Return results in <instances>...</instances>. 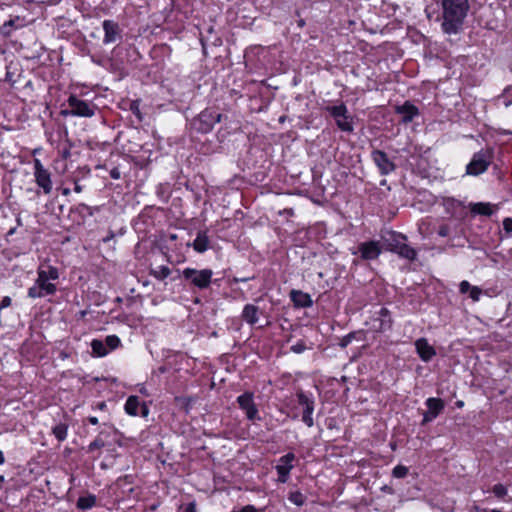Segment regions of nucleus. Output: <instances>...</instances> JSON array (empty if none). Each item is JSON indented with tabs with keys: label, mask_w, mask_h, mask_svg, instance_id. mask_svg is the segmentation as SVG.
Here are the masks:
<instances>
[{
	"label": "nucleus",
	"mask_w": 512,
	"mask_h": 512,
	"mask_svg": "<svg viewBox=\"0 0 512 512\" xmlns=\"http://www.w3.org/2000/svg\"><path fill=\"white\" fill-rule=\"evenodd\" d=\"M494 495L498 498H502L507 494V488L503 484H496L492 489Z\"/></svg>",
	"instance_id": "c9c22d12"
},
{
	"label": "nucleus",
	"mask_w": 512,
	"mask_h": 512,
	"mask_svg": "<svg viewBox=\"0 0 512 512\" xmlns=\"http://www.w3.org/2000/svg\"><path fill=\"white\" fill-rule=\"evenodd\" d=\"M500 98L502 99L505 107L512 105V87L505 89Z\"/></svg>",
	"instance_id": "f704fd0d"
},
{
	"label": "nucleus",
	"mask_w": 512,
	"mask_h": 512,
	"mask_svg": "<svg viewBox=\"0 0 512 512\" xmlns=\"http://www.w3.org/2000/svg\"><path fill=\"white\" fill-rule=\"evenodd\" d=\"M4 462H5V457H4L3 452L0 450V465L4 464Z\"/></svg>",
	"instance_id": "3c124183"
},
{
	"label": "nucleus",
	"mask_w": 512,
	"mask_h": 512,
	"mask_svg": "<svg viewBox=\"0 0 512 512\" xmlns=\"http://www.w3.org/2000/svg\"><path fill=\"white\" fill-rule=\"evenodd\" d=\"M102 434H103V432H101L100 435L98 437H96V439L88 445L89 452H93V451L105 446V442L101 437Z\"/></svg>",
	"instance_id": "473e14b6"
},
{
	"label": "nucleus",
	"mask_w": 512,
	"mask_h": 512,
	"mask_svg": "<svg viewBox=\"0 0 512 512\" xmlns=\"http://www.w3.org/2000/svg\"><path fill=\"white\" fill-rule=\"evenodd\" d=\"M62 194H63V195H69V194H70V189H69V188H64V189L62 190Z\"/></svg>",
	"instance_id": "603ef678"
},
{
	"label": "nucleus",
	"mask_w": 512,
	"mask_h": 512,
	"mask_svg": "<svg viewBox=\"0 0 512 512\" xmlns=\"http://www.w3.org/2000/svg\"><path fill=\"white\" fill-rule=\"evenodd\" d=\"M442 29L447 34H456L463 24L469 9L468 0H442Z\"/></svg>",
	"instance_id": "f257e3e1"
},
{
	"label": "nucleus",
	"mask_w": 512,
	"mask_h": 512,
	"mask_svg": "<svg viewBox=\"0 0 512 512\" xmlns=\"http://www.w3.org/2000/svg\"><path fill=\"white\" fill-rule=\"evenodd\" d=\"M469 512H490L488 509L480 508L477 505H474L470 508Z\"/></svg>",
	"instance_id": "c03bdc74"
},
{
	"label": "nucleus",
	"mask_w": 512,
	"mask_h": 512,
	"mask_svg": "<svg viewBox=\"0 0 512 512\" xmlns=\"http://www.w3.org/2000/svg\"><path fill=\"white\" fill-rule=\"evenodd\" d=\"M298 403L304 407L302 421L308 426L312 427L314 425V421L312 418V414L314 411V401L313 399L305 394L304 392H299L297 394Z\"/></svg>",
	"instance_id": "ddd939ff"
},
{
	"label": "nucleus",
	"mask_w": 512,
	"mask_h": 512,
	"mask_svg": "<svg viewBox=\"0 0 512 512\" xmlns=\"http://www.w3.org/2000/svg\"><path fill=\"white\" fill-rule=\"evenodd\" d=\"M463 405H464V402H463V401H461V400H459V401H457V402H456V406H457L458 408L463 407Z\"/></svg>",
	"instance_id": "864d4df0"
},
{
	"label": "nucleus",
	"mask_w": 512,
	"mask_h": 512,
	"mask_svg": "<svg viewBox=\"0 0 512 512\" xmlns=\"http://www.w3.org/2000/svg\"><path fill=\"white\" fill-rule=\"evenodd\" d=\"M5 482V476L4 475H0V483H4Z\"/></svg>",
	"instance_id": "5fc2aeb1"
},
{
	"label": "nucleus",
	"mask_w": 512,
	"mask_h": 512,
	"mask_svg": "<svg viewBox=\"0 0 512 512\" xmlns=\"http://www.w3.org/2000/svg\"><path fill=\"white\" fill-rule=\"evenodd\" d=\"M98 409L100 410H104L106 408V404L105 402H100L98 405H97Z\"/></svg>",
	"instance_id": "8fccbe9b"
},
{
	"label": "nucleus",
	"mask_w": 512,
	"mask_h": 512,
	"mask_svg": "<svg viewBox=\"0 0 512 512\" xmlns=\"http://www.w3.org/2000/svg\"><path fill=\"white\" fill-rule=\"evenodd\" d=\"M371 157L381 175H388L395 170V164L389 159L385 152L373 150Z\"/></svg>",
	"instance_id": "f8f14e48"
},
{
	"label": "nucleus",
	"mask_w": 512,
	"mask_h": 512,
	"mask_svg": "<svg viewBox=\"0 0 512 512\" xmlns=\"http://www.w3.org/2000/svg\"><path fill=\"white\" fill-rule=\"evenodd\" d=\"M91 348L94 355L98 357L106 356L109 353V350L105 344V341L94 339L91 342Z\"/></svg>",
	"instance_id": "cd10ccee"
},
{
	"label": "nucleus",
	"mask_w": 512,
	"mask_h": 512,
	"mask_svg": "<svg viewBox=\"0 0 512 512\" xmlns=\"http://www.w3.org/2000/svg\"><path fill=\"white\" fill-rule=\"evenodd\" d=\"M490 512H502V511H500L498 509H492V510H490Z\"/></svg>",
	"instance_id": "4d7b16f0"
},
{
	"label": "nucleus",
	"mask_w": 512,
	"mask_h": 512,
	"mask_svg": "<svg viewBox=\"0 0 512 512\" xmlns=\"http://www.w3.org/2000/svg\"><path fill=\"white\" fill-rule=\"evenodd\" d=\"M260 309L254 304H246L243 307L241 318L248 325H255L259 320Z\"/></svg>",
	"instance_id": "f3484780"
},
{
	"label": "nucleus",
	"mask_w": 512,
	"mask_h": 512,
	"mask_svg": "<svg viewBox=\"0 0 512 512\" xmlns=\"http://www.w3.org/2000/svg\"><path fill=\"white\" fill-rule=\"evenodd\" d=\"M110 176L113 178V179H119L121 177V174H120V171L117 169V168H114L110 171Z\"/></svg>",
	"instance_id": "37998d69"
},
{
	"label": "nucleus",
	"mask_w": 512,
	"mask_h": 512,
	"mask_svg": "<svg viewBox=\"0 0 512 512\" xmlns=\"http://www.w3.org/2000/svg\"><path fill=\"white\" fill-rule=\"evenodd\" d=\"M239 407L245 412L248 420H260L258 408L254 402V394L252 392H245L237 397Z\"/></svg>",
	"instance_id": "1a4fd4ad"
},
{
	"label": "nucleus",
	"mask_w": 512,
	"mask_h": 512,
	"mask_svg": "<svg viewBox=\"0 0 512 512\" xmlns=\"http://www.w3.org/2000/svg\"><path fill=\"white\" fill-rule=\"evenodd\" d=\"M67 109L61 111L63 116L91 118L95 115L97 105L93 102L80 99L76 95H70L67 99Z\"/></svg>",
	"instance_id": "f03ea898"
},
{
	"label": "nucleus",
	"mask_w": 512,
	"mask_h": 512,
	"mask_svg": "<svg viewBox=\"0 0 512 512\" xmlns=\"http://www.w3.org/2000/svg\"><path fill=\"white\" fill-rule=\"evenodd\" d=\"M193 249L197 253H204L210 248V239L207 231H199L192 243Z\"/></svg>",
	"instance_id": "6ab92c4d"
},
{
	"label": "nucleus",
	"mask_w": 512,
	"mask_h": 512,
	"mask_svg": "<svg viewBox=\"0 0 512 512\" xmlns=\"http://www.w3.org/2000/svg\"><path fill=\"white\" fill-rule=\"evenodd\" d=\"M222 115L212 109L203 110L196 118L191 122L193 130L199 133H209L212 131L214 125L221 121Z\"/></svg>",
	"instance_id": "7ed1b4c3"
},
{
	"label": "nucleus",
	"mask_w": 512,
	"mask_h": 512,
	"mask_svg": "<svg viewBox=\"0 0 512 512\" xmlns=\"http://www.w3.org/2000/svg\"><path fill=\"white\" fill-rule=\"evenodd\" d=\"M408 474V468L404 465H397L392 470V475L395 478H404Z\"/></svg>",
	"instance_id": "72a5a7b5"
},
{
	"label": "nucleus",
	"mask_w": 512,
	"mask_h": 512,
	"mask_svg": "<svg viewBox=\"0 0 512 512\" xmlns=\"http://www.w3.org/2000/svg\"><path fill=\"white\" fill-rule=\"evenodd\" d=\"M182 276L185 280L189 281L192 286L199 289H206L211 284L213 271L208 268L197 270L187 267L182 271Z\"/></svg>",
	"instance_id": "39448f33"
},
{
	"label": "nucleus",
	"mask_w": 512,
	"mask_h": 512,
	"mask_svg": "<svg viewBox=\"0 0 512 512\" xmlns=\"http://www.w3.org/2000/svg\"><path fill=\"white\" fill-rule=\"evenodd\" d=\"M381 246L377 241H367L360 243L357 250H352L351 253L356 255L360 253L363 260H375L381 254Z\"/></svg>",
	"instance_id": "9d476101"
},
{
	"label": "nucleus",
	"mask_w": 512,
	"mask_h": 512,
	"mask_svg": "<svg viewBox=\"0 0 512 512\" xmlns=\"http://www.w3.org/2000/svg\"><path fill=\"white\" fill-rule=\"evenodd\" d=\"M288 499L297 506H302L305 503V496L299 491L291 492Z\"/></svg>",
	"instance_id": "7c9ffc66"
},
{
	"label": "nucleus",
	"mask_w": 512,
	"mask_h": 512,
	"mask_svg": "<svg viewBox=\"0 0 512 512\" xmlns=\"http://www.w3.org/2000/svg\"><path fill=\"white\" fill-rule=\"evenodd\" d=\"M139 406V398L137 396H129L125 402L124 409L128 415L137 416Z\"/></svg>",
	"instance_id": "a878e982"
},
{
	"label": "nucleus",
	"mask_w": 512,
	"mask_h": 512,
	"mask_svg": "<svg viewBox=\"0 0 512 512\" xmlns=\"http://www.w3.org/2000/svg\"><path fill=\"white\" fill-rule=\"evenodd\" d=\"M74 191H75L76 193H80V192H82V186H81V185H79L78 183H76V184H75V187H74Z\"/></svg>",
	"instance_id": "09e8293b"
},
{
	"label": "nucleus",
	"mask_w": 512,
	"mask_h": 512,
	"mask_svg": "<svg viewBox=\"0 0 512 512\" xmlns=\"http://www.w3.org/2000/svg\"><path fill=\"white\" fill-rule=\"evenodd\" d=\"M150 274L157 280H164L171 274V270L168 266L161 265L151 269Z\"/></svg>",
	"instance_id": "c756f323"
},
{
	"label": "nucleus",
	"mask_w": 512,
	"mask_h": 512,
	"mask_svg": "<svg viewBox=\"0 0 512 512\" xmlns=\"http://www.w3.org/2000/svg\"><path fill=\"white\" fill-rule=\"evenodd\" d=\"M395 111L402 117L401 120L405 124L410 123L419 114L418 108L409 101L396 106Z\"/></svg>",
	"instance_id": "dca6fc26"
},
{
	"label": "nucleus",
	"mask_w": 512,
	"mask_h": 512,
	"mask_svg": "<svg viewBox=\"0 0 512 512\" xmlns=\"http://www.w3.org/2000/svg\"><path fill=\"white\" fill-rule=\"evenodd\" d=\"M470 211L476 215L491 216L494 212V206L490 203H473L470 204Z\"/></svg>",
	"instance_id": "4be33fe9"
},
{
	"label": "nucleus",
	"mask_w": 512,
	"mask_h": 512,
	"mask_svg": "<svg viewBox=\"0 0 512 512\" xmlns=\"http://www.w3.org/2000/svg\"><path fill=\"white\" fill-rule=\"evenodd\" d=\"M11 305V298L9 296L3 297L1 303H0V310L7 308Z\"/></svg>",
	"instance_id": "a19ab883"
},
{
	"label": "nucleus",
	"mask_w": 512,
	"mask_h": 512,
	"mask_svg": "<svg viewBox=\"0 0 512 512\" xmlns=\"http://www.w3.org/2000/svg\"><path fill=\"white\" fill-rule=\"evenodd\" d=\"M377 320L380 322L379 326L376 328L378 331L384 332L391 329L392 318L390 316V311L387 308L382 307L379 310Z\"/></svg>",
	"instance_id": "412c9836"
},
{
	"label": "nucleus",
	"mask_w": 512,
	"mask_h": 512,
	"mask_svg": "<svg viewBox=\"0 0 512 512\" xmlns=\"http://www.w3.org/2000/svg\"><path fill=\"white\" fill-rule=\"evenodd\" d=\"M425 404L428 408V411L432 414H435V416H438L445 407L443 400L435 397L428 398Z\"/></svg>",
	"instance_id": "b1692460"
},
{
	"label": "nucleus",
	"mask_w": 512,
	"mask_h": 512,
	"mask_svg": "<svg viewBox=\"0 0 512 512\" xmlns=\"http://www.w3.org/2000/svg\"><path fill=\"white\" fill-rule=\"evenodd\" d=\"M120 343H121V341H120L119 337L116 335H108L105 338V344H106L109 352L111 350L116 349L120 345Z\"/></svg>",
	"instance_id": "2f4dec72"
},
{
	"label": "nucleus",
	"mask_w": 512,
	"mask_h": 512,
	"mask_svg": "<svg viewBox=\"0 0 512 512\" xmlns=\"http://www.w3.org/2000/svg\"><path fill=\"white\" fill-rule=\"evenodd\" d=\"M416 352L423 362H429L435 355L436 350L426 338H419L415 341Z\"/></svg>",
	"instance_id": "2eb2a0df"
},
{
	"label": "nucleus",
	"mask_w": 512,
	"mask_h": 512,
	"mask_svg": "<svg viewBox=\"0 0 512 512\" xmlns=\"http://www.w3.org/2000/svg\"><path fill=\"white\" fill-rule=\"evenodd\" d=\"M186 512H197L196 504L194 502H191L186 507Z\"/></svg>",
	"instance_id": "a18cd8bd"
},
{
	"label": "nucleus",
	"mask_w": 512,
	"mask_h": 512,
	"mask_svg": "<svg viewBox=\"0 0 512 512\" xmlns=\"http://www.w3.org/2000/svg\"><path fill=\"white\" fill-rule=\"evenodd\" d=\"M395 251L399 254V256L408 260H414L417 255L416 250L406 243H397L395 246Z\"/></svg>",
	"instance_id": "5701e85b"
},
{
	"label": "nucleus",
	"mask_w": 512,
	"mask_h": 512,
	"mask_svg": "<svg viewBox=\"0 0 512 512\" xmlns=\"http://www.w3.org/2000/svg\"><path fill=\"white\" fill-rule=\"evenodd\" d=\"M37 274H40L41 276L44 275L46 276L45 278L50 280V281H54V280H57L59 278V272H58V269L56 267H53V266H40L38 268V271H37Z\"/></svg>",
	"instance_id": "bb28decb"
},
{
	"label": "nucleus",
	"mask_w": 512,
	"mask_h": 512,
	"mask_svg": "<svg viewBox=\"0 0 512 512\" xmlns=\"http://www.w3.org/2000/svg\"><path fill=\"white\" fill-rule=\"evenodd\" d=\"M291 350L295 353H302L305 350V345L303 343H297L291 347Z\"/></svg>",
	"instance_id": "ea45409f"
},
{
	"label": "nucleus",
	"mask_w": 512,
	"mask_h": 512,
	"mask_svg": "<svg viewBox=\"0 0 512 512\" xmlns=\"http://www.w3.org/2000/svg\"><path fill=\"white\" fill-rule=\"evenodd\" d=\"M437 233L440 237H446L449 235L450 229L447 225H441Z\"/></svg>",
	"instance_id": "58836bf2"
},
{
	"label": "nucleus",
	"mask_w": 512,
	"mask_h": 512,
	"mask_svg": "<svg viewBox=\"0 0 512 512\" xmlns=\"http://www.w3.org/2000/svg\"><path fill=\"white\" fill-rule=\"evenodd\" d=\"M53 435L60 442L64 441L68 435V426L64 423H59L52 429Z\"/></svg>",
	"instance_id": "c85d7f7f"
},
{
	"label": "nucleus",
	"mask_w": 512,
	"mask_h": 512,
	"mask_svg": "<svg viewBox=\"0 0 512 512\" xmlns=\"http://www.w3.org/2000/svg\"><path fill=\"white\" fill-rule=\"evenodd\" d=\"M354 337H355V333H349V334L345 335V336L340 340L339 345H340L342 348L347 347V346L352 342V340L354 339Z\"/></svg>",
	"instance_id": "e433bc0d"
},
{
	"label": "nucleus",
	"mask_w": 512,
	"mask_h": 512,
	"mask_svg": "<svg viewBox=\"0 0 512 512\" xmlns=\"http://www.w3.org/2000/svg\"><path fill=\"white\" fill-rule=\"evenodd\" d=\"M88 421H89V423H90V424H92V425H97V424L99 423L98 418H97V417H95V416H90V417L88 418Z\"/></svg>",
	"instance_id": "de8ad7c7"
},
{
	"label": "nucleus",
	"mask_w": 512,
	"mask_h": 512,
	"mask_svg": "<svg viewBox=\"0 0 512 512\" xmlns=\"http://www.w3.org/2000/svg\"><path fill=\"white\" fill-rule=\"evenodd\" d=\"M325 110L335 119L337 127L344 132L354 131L352 117L344 103L335 106H327Z\"/></svg>",
	"instance_id": "423d86ee"
},
{
	"label": "nucleus",
	"mask_w": 512,
	"mask_h": 512,
	"mask_svg": "<svg viewBox=\"0 0 512 512\" xmlns=\"http://www.w3.org/2000/svg\"><path fill=\"white\" fill-rule=\"evenodd\" d=\"M437 416L435 414L430 413L429 411L425 412L423 415V422H430L434 420Z\"/></svg>",
	"instance_id": "79ce46f5"
},
{
	"label": "nucleus",
	"mask_w": 512,
	"mask_h": 512,
	"mask_svg": "<svg viewBox=\"0 0 512 512\" xmlns=\"http://www.w3.org/2000/svg\"><path fill=\"white\" fill-rule=\"evenodd\" d=\"M295 460V455L293 453H287L279 458L278 464L276 466V471L278 474V482L286 483L289 479L290 471L293 469V461Z\"/></svg>",
	"instance_id": "9b49d317"
},
{
	"label": "nucleus",
	"mask_w": 512,
	"mask_h": 512,
	"mask_svg": "<svg viewBox=\"0 0 512 512\" xmlns=\"http://www.w3.org/2000/svg\"><path fill=\"white\" fill-rule=\"evenodd\" d=\"M96 502V496L93 494H88L85 496H80L77 500L76 506L80 510H88L96 506Z\"/></svg>",
	"instance_id": "393cba45"
},
{
	"label": "nucleus",
	"mask_w": 512,
	"mask_h": 512,
	"mask_svg": "<svg viewBox=\"0 0 512 512\" xmlns=\"http://www.w3.org/2000/svg\"><path fill=\"white\" fill-rule=\"evenodd\" d=\"M148 412L147 408L143 405V414L146 415Z\"/></svg>",
	"instance_id": "6e6d98bb"
},
{
	"label": "nucleus",
	"mask_w": 512,
	"mask_h": 512,
	"mask_svg": "<svg viewBox=\"0 0 512 512\" xmlns=\"http://www.w3.org/2000/svg\"><path fill=\"white\" fill-rule=\"evenodd\" d=\"M103 30H104V44L115 43L116 41L121 39V29L113 20H104L103 21Z\"/></svg>",
	"instance_id": "4468645a"
},
{
	"label": "nucleus",
	"mask_w": 512,
	"mask_h": 512,
	"mask_svg": "<svg viewBox=\"0 0 512 512\" xmlns=\"http://www.w3.org/2000/svg\"><path fill=\"white\" fill-rule=\"evenodd\" d=\"M492 158L493 152L491 149H482L476 152L466 167L467 174L477 176L484 173L488 169Z\"/></svg>",
	"instance_id": "20e7f679"
},
{
	"label": "nucleus",
	"mask_w": 512,
	"mask_h": 512,
	"mask_svg": "<svg viewBox=\"0 0 512 512\" xmlns=\"http://www.w3.org/2000/svg\"><path fill=\"white\" fill-rule=\"evenodd\" d=\"M503 229L505 230V232L507 234H511L512 233V218L511 217H506L503 220Z\"/></svg>",
	"instance_id": "4c0bfd02"
},
{
	"label": "nucleus",
	"mask_w": 512,
	"mask_h": 512,
	"mask_svg": "<svg viewBox=\"0 0 512 512\" xmlns=\"http://www.w3.org/2000/svg\"><path fill=\"white\" fill-rule=\"evenodd\" d=\"M14 25H15V20L11 19L4 23L3 28L7 29L8 27H14Z\"/></svg>",
	"instance_id": "49530a36"
},
{
	"label": "nucleus",
	"mask_w": 512,
	"mask_h": 512,
	"mask_svg": "<svg viewBox=\"0 0 512 512\" xmlns=\"http://www.w3.org/2000/svg\"><path fill=\"white\" fill-rule=\"evenodd\" d=\"M45 277L37 274L34 285L28 289V297L36 299L56 293V285Z\"/></svg>",
	"instance_id": "6e6552de"
},
{
	"label": "nucleus",
	"mask_w": 512,
	"mask_h": 512,
	"mask_svg": "<svg viewBox=\"0 0 512 512\" xmlns=\"http://www.w3.org/2000/svg\"><path fill=\"white\" fill-rule=\"evenodd\" d=\"M33 175L37 186L43 190L44 194H50L53 189L51 173L38 158L33 160Z\"/></svg>",
	"instance_id": "0eeeda50"
},
{
	"label": "nucleus",
	"mask_w": 512,
	"mask_h": 512,
	"mask_svg": "<svg viewBox=\"0 0 512 512\" xmlns=\"http://www.w3.org/2000/svg\"><path fill=\"white\" fill-rule=\"evenodd\" d=\"M459 291L460 293L462 294H466L468 293L469 294V297L473 300V301H479L480 299V296L482 294V290L480 287L478 286H472L468 281L466 280H463L460 282L459 284Z\"/></svg>",
	"instance_id": "aec40b11"
},
{
	"label": "nucleus",
	"mask_w": 512,
	"mask_h": 512,
	"mask_svg": "<svg viewBox=\"0 0 512 512\" xmlns=\"http://www.w3.org/2000/svg\"><path fill=\"white\" fill-rule=\"evenodd\" d=\"M290 298L296 307L307 308L313 304L310 295L300 290H291Z\"/></svg>",
	"instance_id": "a211bd4d"
}]
</instances>
